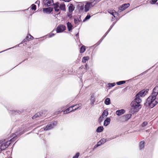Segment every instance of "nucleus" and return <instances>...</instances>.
Instances as JSON below:
<instances>
[{"instance_id": "1", "label": "nucleus", "mask_w": 158, "mask_h": 158, "mask_svg": "<svg viewBox=\"0 0 158 158\" xmlns=\"http://www.w3.org/2000/svg\"><path fill=\"white\" fill-rule=\"evenodd\" d=\"M18 135L17 132L13 134L12 135L11 137L12 138L10 139V141H7L4 143H3L1 144L0 146V152L3 150H4L7 148L8 146L11 143L10 141L11 142H14L17 139V135Z\"/></svg>"}, {"instance_id": "2", "label": "nucleus", "mask_w": 158, "mask_h": 158, "mask_svg": "<svg viewBox=\"0 0 158 158\" xmlns=\"http://www.w3.org/2000/svg\"><path fill=\"white\" fill-rule=\"evenodd\" d=\"M158 103L156 96L151 95L147 99L146 105L148 106L150 108H152Z\"/></svg>"}, {"instance_id": "3", "label": "nucleus", "mask_w": 158, "mask_h": 158, "mask_svg": "<svg viewBox=\"0 0 158 158\" xmlns=\"http://www.w3.org/2000/svg\"><path fill=\"white\" fill-rule=\"evenodd\" d=\"M141 99L135 97V98L131 103V109H133L134 112H136L139 108L140 103L141 102Z\"/></svg>"}, {"instance_id": "4", "label": "nucleus", "mask_w": 158, "mask_h": 158, "mask_svg": "<svg viewBox=\"0 0 158 158\" xmlns=\"http://www.w3.org/2000/svg\"><path fill=\"white\" fill-rule=\"evenodd\" d=\"M98 2L97 0H94L93 1H91L90 2H87L85 6V12L88 11L90 8L94 6Z\"/></svg>"}, {"instance_id": "5", "label": "nucleus", "mask_w": 158, "mask_h": 158, "mask_svg": "<svg viewBox=\"0 0 158 158\" xmlns=\"http://www.w3.org/2000/svg\"><path fill=\"white\" fill-rule=\"evenodd\" d=\"M57 123V122L56 121H52L48 123L46 127H44V130L48 131L52 129L56 126Z\"/></svg>"}, {"instance_id": "6", "label": "nucleus", "mask_w": 158, "mask_h": 158, "mask_svg": "<svg viewBox=\"0 0 158 158\" xmlns=\"http://www.w3.org/2000/svg\"><path fill=\"white\" fill-rule=\"evenodd\" d=\"M66 29L65 26L63 25H59L57 27L56 32L57 33H61L63 32Z\"/></svg>"}, {"instance_id": "7", "label": "nucleus", "mask_w": 158, "mask_h": 158, "mask_svg": "<svg viewBox=\"0 0 158 158\" xmlns=\"http://www.w3.org/2000/svg\"><path fill=\"white\" fill-rule=\"evenodd\" d=\"M148 89H146V90L143 89L141 91L139 92L136 95L135 97L140 98V97H142L144 96L148 91Z\"/></svg>"}, {"instance_id": "8", "label": "nucleus", "mask_w": 158, "mask_h": 158, "mask_svg": "<svg viewBox=\"0 0 158 158\" xmlns=\"http://www.w3.org/2000/svg\"><path fill=\"white\" fill-rule=\"evenodd\" d=\"M130 6L129 3L124 4L119 8V10L121 12L125 10Z\"/></svg>"}, {"instance_id": "9", "label": "nucleus", "mask_w": 158, "mask_h": 158, "mask_svg": "<svg viewBox=\"0 0 158 158\" xmlns=\"http://www.w3.org/2000/svg\"><path fill=\"white\" fill-rule=\"evenodd\" d=\"M158 94V85L155 86L153 89L152 92V95L156 96Z\"/></svg>"}, {"instance_id": "10", "label": "nucleus", "mask_w": 158, "mask_h": 158, "mask_svg": "<svg viewBox=\"0 0 158 158\" xmlns=\"http://www.w3.org/2000/svg\"><path fill=\"white\" fill-rule=\"evenodd\" d=\"M52 8L51 7H48L44 8L43 11L44 13H50L52 11Z\"/></svg>"}, {"instance_id": "11", "label": "nucleus", "mask_w": 158, "mask_h": 158, "mask_svg": "<svg viewBox=\"0 0 158 158\" xmlns=\"http://www.w3.org/2000/svg\"><path fill=\"white\" fill-rule=\"evenodd\" d=\"M90 100L91 102V105L92 106L94 105V103L95 101V96L94 94H92L90 97Z\"/></svg>"}, {"instance_id": "12", "label": "nucleus", "mask_w": 158, "mask_h": 158, "mask_svg": "<svg viewBox=\"0 0 158 158\" xmlns=\"http://www.w3.org/2000/svg\"><path fill=\"white\" fill-rule=\"evenodd\" d=\"M108 12L110 14L112 15L115 18V15L117 14V12H116L115 10L112 9H109L108 10Z\"/></svg>"}, {"instance_id": "13", "label": "nucleus", "mask_w": 158, "mask_h": 158, "mask_svg": "<svg viewBox=\"0 0 158 158\" xmlns=\"http://www.w3.org/2000/svg\"><path fill=\"white\" fill-rule=\"evenodd\" d=\"M131 114L124 115L122 117V118L124 121H127L131 118Z\"/></svg>"}, {"instance_id": "14", "label": "nucleus", "mask_w": 158, "mask_h": 158, "mask_svg": "<svg viewBox=\"0 0 158 158\" xmlns=\"http://www.w3.org/2000/svg\"><path fill=\"white\" fill-rule=\"evenodd\" d=\"M144 141H142L139 143V149L140 150L143 149L144 148Z\"/></svg>"}, {"instance_id": "15", "label": "nucleus", "mask_w": 158, "mask_h": 158, "mask_svg": "<svg viewBox=\"0 0 158 158\" xmlns=\"http://www.w3.org/2000/svg\"><path fill=\"white\" fill-rule=\"evenodd\" d=\"M125 113V110L123 109L117 110L116 112V114L118 116H120Z\"/></svg>"}, {"instance_id": "16", "label": "nucleus", "mask_w": 158, "mask_h": 158, "mask_svg": "<svg viewBox=\"0 0 158 158\" xmlns=\"http://www.w3.org/2000/svg\"><path fill=\"white\" fill-rule=\"evenodd\" d=\"M46 2L44 5L46 6H49L53 4V0H48L45 1Z\"/></svg>"}, {"instance_id": "17", "label": "nucleus", "mask_w": 158, "mask_h": 158, "mask_svg": "<svg viewBox=\"0 0 158 158\" xmlns=\"http://www.w3.org/2000/svg\"><path fill=\"white\" fill-rule=\"evenodd\" d=\"M110 119L109 118H107L104 121V125L105 126H107L110 124Z\"/></svg>"}, {"instance_id": "18", "label": "nucleus", "mask_w": 158, "mask_h": 158, "mask_svg": "<svg viewBox=\"0 0 158 158\" xmlns=\"http://www.w3.org/2000/svg\"><path fill=\"white\" fill-rule=\"evenodd\" d=\"M73 110V109L71 108V107H69V108H68L67 109L63 111V114H67L69 113Z\"/></svg>"}, {"instance_id": "19", "label": "nucleus", "mask_w": 158, "mask_h": 158, "mask_svg": "<svg viewBox=\"0 0 158 158\" xmlns=\"http://www.w3.org/2000/svg\"><path fill=\"white\" fill-rule=\"evenodd\" d=\"M74 9L75 7L72 4H70L69 7V13H72L73 11L74 10Z\"/></svg>"}, {"instance_id": "20", "label": "nucleus", "mask_w": 158, "mask_h": 158, "mask_svg": "<svg viewBox=\"0 0 158 158\" xmlns=\"http://www.w3.org/2000/svg\"><path fill=\"white\" fill-rule=\"evenodd\" d=\"M67 26L68 28V31H70L72 29L73 26L71 23L69 22H68L67 23Z\"/></svg>"}, {"instance_id": "21", "label": "nucleus", "mask_w": 158, "mask_h": 158, "mask_svg": "<svg viewBox=\"0 0 158 158\" xmlns=\"http://www.w3.org/2000/svg\"><path fill=\"white\" fill-rule=\"evenodd\" d=\"M104 130V128L103 126H99L98 127L96 130V131L98 133H100L102 132Z\"/></svg>"}, {"instance_id": "22", "label": "nucleus", "mask_w": 158, "mask_h": 158, "mask_svg": "<svg viewBox=\"0 0 158 158\" xmlns=\"http://www.w3.org/2000/svg\"><path fill=\"white\" fill-rule=\"evenodd\" d=\"M33 39V37L31 35H29L27 36L26 38L24 39L25 41H26L27 40H31Z\"/></svg>"}, {"instance_id": "23", "label": "nucleus", "mask_w": 158, "mask_h": 158, "mask_svg": "<svg viewBox=\"0 0 158 158\" xmlns=\"http://www.w3.org/2000/svg\"><path fill=\"white\" fill-rule=\"evenodd\" d=\"M105 103L106 105H110V98H107L105 100Z\"/></svg>"}, {"instance_id": "24", "label": "nucleus", "mask_w": 158, "mask_h": 158, "mask_svg": "<svg viewBox=\"0 0 158 158\" xmlns=\"http://www.w3.org/2000/svg\"><path fill=\"white\" fill-rule=\"evenodd\" d=\"M108 111L106 110L104 111L101 116L103 117V116L106 117L108 115Z\"/></svg>"}, {"instance_id": "25", "label": "nucleus", "mask_w": 158, "mask_h": 158, "mask_svg": "<svg viewBox=\"0 0 158 158\" xmlns=\"http://www.w3.org/2000/svg\"><path fill=\"white\" fill-rule=\"evenodd\" d=\"M47 112V111L46 110H44L40 111L39 113L41 114H40L41 116H44L46 114Z\"/></svg>"}, {"instance_id": "26", "label": "nucleus", "mask_w": 158, "mask_h": 158, "mask_svg": "<svg viewBox=\"0 0 158 158\" xmlns=\"http://www.w3.org/2000/svg\"><path fill=\"white\" fill-rule=\"evenodd\" d=\"M85 46H82L80 48V52L83 53L85 52Z\"/></svg>"}, {"instance_id": "27", "label": "nucleus", "mask_w": 158, "mask_h": 158, "mask_svg": "<svg viewBox=\"0 0 158 158\" xmlns=\"http://www.w3.org/2000/svg\"><path fill=\"white\" fill-rule=\"evenodd\" d=\"M40 114L39 113V112L37 113L34 116H33L32 117L33 119H34L37 118L39 117L40 116Z\"/></svg>"}, {"instance_id": "28", "label": "nucleus", "mask_w": 158, "mask_h": 158, "mask_svg": "<svg viewBox=\"0 0 158 158\" xmlns=\"http://www.w3.org/2000/svg\"><path fill=\"white\" fill-rule=\"evenodd\" d=\"M60 9L62 10H65V5L64 3H61L59 7Z\"/></svg>"}, {"instance_id": "29", "label": "nucleus", "mask_w": 158, "mask_h": 158, "mask_svg": "<svg viewBox=\"0 0 158 158\" xmlns=\"http://www.w3.org/2000/svg\"><path fill=\"white\" fill-rule=\"evenodd\" d=\"M89 59V57L88 56H85L82 58V61L83 62L85 63L86 61L88 60Z\"/></svg>"}, {"instance_id": "30", "label": "nucleus", "mask_w": 158, "mask_h": 158, "mask_svg": "<svg viewBox=\"0 0 158 158\" xmlns=\"http://www.w3.org/2000/svg\"><path fill=\"white\" fill-rule=\"evenodd\" d=\"M19 110H10V113L12 114H16L17 113H19Z\"/></svg>"}, {"instance_id": "31", "label": "nucleus", "mask_w": 158, "mask_h": 158, "mask_svg": "<svg viewBox=\"0 0 158 158\" xmlns=\"http://www.w3.org/2000/svg\"><path fill=\"white\" fill-rule=\"evenodd\" d=\"M74 21L75 24L78 25L79 24V23L80 22V21L78 18H75L74 19Z\"/></svg>"}, {"instance_id": "32", "label": "nucleus", "mask_w": 158, "mask_h": 158, "mask_svg": "<svg viewBox=\"0 0 158 158\" xmlns=\"http://www.w3.org/2000/svg\"><path fill=\"white\" fill-rule=\"evenodd\" d=\"M90 17L91 16L90 15L88 14V15L85 17V19L83 20V22H85L86 21L89 19Z\"/></svg>"}, {"instance_id": "33", "label": "nucleus", "mask_w": 158, "mask_h": 158, "mask_svg": "<svg viewBox=\"0 0 158 158\" xmlns=\"http://www.w3.org/2000/svg\"><path fill=\"white\" fill-rule=\"evenodd\" d=\"M125 82H126V81H119L118 82H117L116 84L117 85H121L124 84L125 83Z\"/></svg>"}, {"instance_id": "34", "label": "nucleus", "mask_w": 158, "mask_h": 158, "mask_svg": "<svg viewBox=\"0 0 158 158\" xmlns=\"http://www.w3.org/2000/svg\"><path fill=\"white\" fill-rule=\"evenodd\" d=\"M106 36V35L105 34L103 36L102 38L97 43V44H98V45H99L101 43Z\"/></svg>"}, {"instance_id": "35", "label": "nucleus", "mask_w": 158, "mask_h": 158, "mask_svg": "<svg viewBox=\"0 0 158 158\" xmlns=\"http://www.w3.org/2000/svg\"><path fill=\"white\" fill-rule=\"evenodd\" d=\"M103 117H102V116H101L98 118V123H101L103 120Z\"/></svg>"}, {"instance_id": "36", "label": "nucleus", "mask_w": 158, "mask_h": 158, "mask_svg": "<svg viewBox=\"0 0 158 158\" xmlns=\"http://www.w3.org/2000/svg\"><path fill=\"white\" fill-rule=\"evenodd\" d=\"M59 7V3H56L54 4V9L57 8H58Z\"/></svg>"}, {"instance_id": "37", "label": "nucleus", "mask_w": 158, "mask_h": 158, "mask_svg": "<svg viewBox=\"0 0 158 158\" xmlns=\"http://www.w3.org/2000/svg\"><path fill=\"white\" fill-rule=\"evenodd\" d=\"M108 86L109 87H112L114 86L115 85V83H109L108 84Z\"/></svg>"}, {"instance_id": "38", "label": "nucleus", "mask_w": 158, "mask_h": 158, "mask_svg": "<svg viewBox=\"0 0 158 158\" xmlns=\"http://www.w3.org/2000/svg\"><path fill=\"white\" fill-rule=\"evenodd\" d=\"M100 141L102 143V144L104 143L106 141V139H105L104 138H103V139H101L100 140Z\"/></svg>"}, {"instance_id": "39", "label": "nucleus", "mask_w": 158, "mask_h": 158, "mask_svg": "<svg viewBox=\"0 0 158 158\" xmlns=\"http://www.w3.org/2000/svg\"><path fill=\"white\" fill-rule=\"evenodd\" d=\"M148 123L147 122H144L142 123L141 126L142 127H143L147 125Z\"/></svg>"}, {"instance_id": "40", "label": "nucleus", "mask_w": 158, "mask_h": 158, "mask_svg": "<svg viewBox=\"0 0 158 158\" xmlns=\"http://www.w3.org/2000/svg\"><path fill=\"white\" fill-rule=\"evenodd\" d=\"M80 155V153L79 152L77 153L75 155L73 156V158H78Z\"/></svg>"}, {"instance_id": "41", "label": "nucleus", "mask_w": 158, "mask_h": 158, "mask_svg": "<svg viewBox=\"0 0 158 158\" xmlns=\"http://www.w3.org/2000/svg\"><path fill=\"white\" fill-rule=\"evenodd\" d=\"M31 9L33 10H35L36 9V6L35 5L33 4L31 6Z\"/></svg>"}, {"instance_id": "42", "label": "nucleus", "mask_w": 158, "mask_h": 158, "mask_svg": "<svg viewBox=\"0 0 158 158\" xmlns=\"http://www.w3.org/2000/svg\"><path fill=\"white\" fill-rule=\"evenodd\" d=\"M158 0H152L150 1V2L151 4H153L157 2Z\"/></svg>"}, {"instance_id": "43", "label": "nucleus", "mask_w": 158, "mask_h": 158, "mask_svg": "<svg viewBox=\"0 0 158 158\" xmlns=\"http://www.w3.org/2000/svg\"><path fill=\"white\" fill-rule=\"evenodd\" d=\"M60 8L59 7L58 8H56V9H55V11L56 12H58V14H59L60 13Z\"/></svg>"}, {"instance_id": "44", "label": "nucleus", "mask_w": 158, "mask_h": 158, "mask_svg": "<svg viewBox=\"0 0 158 158\" xmlns=\"http://www.w3.org/2000/svg\"><path fill=\"white\" fill-rule=\"evenodd\" d=\"M55 35V34H54V33H52V32L50 33L49 34V37H50V38H51V37H52L54 36V35Z\"/></svg>"}, {"instance_id": "45", "label": "nucleus", "mask_w": 158, "mask_h": 158, "mask_svg": "<svg viewBox=\"0 0 158 158\" xmlns=\"http://www.w3.org/2000/svg\"><path fill=\"white\" fill-rule=\"evenodd\" d=\"M102 144V143L100 141L98 143V144H97L96 147H98L99 146H100Z\"/></svg>"}, {"instance_id": "46", "label": "nucleus", "mask_w": 158, "mask_h": 158, "mask_svg": "<svg viewBox=\"0 0 158 158\" xmlns=\"http://www.w3.org/2000/svg\"><path fill=\"white\" fill-rule=\"evenodd\" d=\"M79 107H80V106H77V108H76L74 110H73L75 111V110H77L79 109Z\"/></svg>"}, {"instance_id": "47", "label": "nucleus", "mask_w": 158, "mask_h": 158, "mask_svg": "<svg viewBox=\"0 0 158 158\" xmlns=\"http://www.w3.org/2000/svg\"><path fill=\"white\" fill-rule=\"evenodd\" d=\"M14 48V47H12V48H8V49H6V50H5L4 51H2L1 52H0V53L2 52H4V51H6V50H9V49H11V48Z\"/></svg>"}, {"instance_id": "48", "label": "nucleus", "mask_w": 158, "mask_h": 158, "mask_svg": "<svg viewBox=\"0 0 158 158\" xmlns=\"http://www.w3.org/2000/svg\"><path fill=\"white\" fill-rule=\"evenodd\" d=\"M77 105L78 106H80V107L82 106V104L80 103Z\"/></svg>"}, {"instance_id": "49", "label": "nucleus", "mask_w": 158, "mask_h": 158, "mask_svg": "<svg viewBox=\"0 0 158 158\" xmlns=\"http://www.w3.org/2000/svg\"><path fill=\"white\" fill-rule=\"evenodd\" d=\"M113 27V26H111L110 27V28L109 29L108 31H109L111 30V28H112V27Z\"/></svg>"}, {"instance_id": "50", "label": "nucleus", "mask_w": 158, "mask_h": 158, "mask_svg": "<svg viewBox=\"0 0 158 158\" xmlns=\"http://www.w3.org/2000/svg\"><path fill=\"white\" fill-rule=\"evenodd\" d=\"M113 27V26H111L110 27V28L109 29L108 31H109L111 30V28H112V27Z\"/></svg>"}, {"instance_id": "51", "label": "nucleus", "mask_w": 158, "mask_h": 158, "mask_svg": "<svg viewBox=\"0 0 158 158\" xmlns=\"http://www.w3.org/2000/svg\"><path fill=\"white\" fill-rule=\"evenodd\" d=\"M40 3V1H37L35 2V3L36 4H39Z\"/></svg>"}, {"instance_id": "52", "label": "nucleus", "mask_w": 158, "mask_h": 158, "mask_svg": "<svg viewBox=\"0 0 158 158\" xmlns=\"http://www.w3.org/2000/svg\"><path fill=\"white\" fill-rule=\"evenodd\" d=\"M83 9H84V7H83V6H81V7H80V9L81 10H83Z\"/></svg>"}, {"instance_id": "53", "label": "nucleus", "mask_w": 158, "mask_h": 158, "mask_svg": "<svg viewBox=\"0 0 158 158\" xmlns=\"http://www.w3.org/2000/svg\"><path fill=\"white\" fill-rule=\"evenodd\" d=\"M77 106V105H73V106H71V108L73 109V108L75 106Z\"/></svg>"}, {"instance_id": "54", "label": "nucleus", "mask_w": 158, "mask_h": 158, "mask_svg": "<svg viewBox=\"0 0 158 158\" xmlns=\"http://www.w3.org/2000/svg\"><path fill=\"white\" fill-rule=\"evenodd\" d=\"M87 66H88V65L87 64H86L85 65V67L86 69H87Z\"/></svg>"}, {"instance_id": "55", "label": "nucleus", "mask_w": 158, "mask_h": 158, "mask_svg": "<svg viewBox=\"0 0 158 158\" xmlns=\"http://www.w3.org/2000/svg\"><path fill=\"white\" fill-rule=\"evenodd\" d=\"M114 20V17H112V21H113V20Z\"/></svg>"}, {"instance_id": "56", "label": "nucleus", "mask_w": 158, "mask_h": 158, "mask_svg": "<svg viewBox=\"0 0 158 158\" xmlns=\"http://www.w3.org/2000/svg\"><path fill=\"white\" fill-rule=\"evenodd\" d=\"M114 24H115V23H113V24H112V25L111 26H113Z\"/></svg>"}, {"instance_id": "57", "label": "nucleus", "mask_w": 158, "mask_h": 158, "mask_svg": "<svg viewBox=\"0 0 158 158\" xmlns=\"http://www.w3.org/2000/svg\"><path fill=\"white\" fill-rule=\"evenodd\" d=\"M76 36H78V35H79V34H78V33L77 34H76Z\"/></svg>"}, {"instance_id": "58", "label": "nucleus", "mask_w": 158, "mask_h": 158, "mask_svg": "<svg viewBox=\"0 0 158 158\" xmlns=\"http://www.w3.org/2000/svg\"><path fill=\"white\" fill-rule=\"evenodd\" d=\"M109 32V31H108L106 32V33H107V34H108V33Z\"/></svg>"}, {"instance_id": "59", "label": "nucleus", "mask_w": 158, "mask_h": 158, "mask_svg": "<svg viewBox=\"0 0 158 158\" xmlns=\"http://www.w3.org/2000/svg\"><path fill=\"white\" fill-rule=\"evenodd\" d=\"M96 146H97V145H95L94 146V148H96L97 147H96Z\"/></svg>"}, {"instance_id": "60", "label": "nucleus", "mask_w": 158, "mask_h": 158, "mask_svg": "<svg viewBox=\"0 0 158 158\" xmlns=\"http://www.w3.org/2000/svg\"><path fill=\"white\" fill-rule=\"evenodd\" d=\"M71 15V14H70L69 15H68V16H70V15Z\"/></svg>"}, {"instance_id": "61", "label": "nucleus", "mask_w": 158, "mask_h": 158, "mask_svg": "<svg viewBox=\"0 0 158 158\" xmlns=\"http://www.w3.org/2000/svg\"><path fill=\"white\" fill-rule=\"evenodd\" d=\"M108 34L106 33L105 34L106 35Z\"/></svg>"}, {"instance_id": "62", "label": "nucleus", "mask_w": 158, "mask_h": 158, "mask_svg": "<svg viewBox=\"0 0 158 158\" xmlns=\"http://www.w3.org/2000/svg\"><path fill=\"white\" fill-rule=\"evenodd\" d=\"M48 0H45V1H48Z\"/></svg>"}, {"instance_id": "63", "label": "nucleus", "mask_w": 158, "mask_h": 158, "mask_svg": "<svg viewBox=\"0 0 158 158\" xmlns=\"http://www.w3.org/2000/svg\"><path fill=\"white\" fill-rule=\"evenodd\" d=\"M157 4H158V2L157 3Z\"/></svg>"}]
</instances>
